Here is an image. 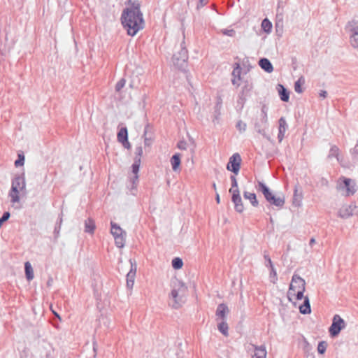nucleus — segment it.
Returning <instances> with one entry per match:
<instances>
[{
  "instance_id": "4",
  "label": "nucleus",
  "mask_w": 358,
  "mask_h": 358,
  "mask_svg": "<svg viewBox=\"0 0 358 358\" xmlns=\"http://www.w3.org/2000/svg\"><path fill=\"white\" fill-rule=\"evenodd\" d=\"M187 287L184 282L177 278L171 282L170 296L172 299V307L178 308L185 302Z\"/></svg>"
},
{
  "instance_id": "22",
  "label": "nucleus",
  "mask_w": 358,
  "mask_h": 358,
  "mask_svg": "<svg viewBox=\"0 0 358 358\" xmlns=\"http://www.w3.org/2000/svg\"><path fill=\"white\" fill-rule=\"evenodd\" d=\"M287 127V124L286 122V120L284 117H281L279 120V134H278V138L280 141H281L284 136V134L286 131Z\"/></svg>"
},
{
  "instance_id": "45",
  "label": "nucleus",
  "mask_w": 358,
  "mask_h": 358,
  "mask_svg": "<svg viewBox=\"0 0 358 358\" xmlns=\"http://www.w3.org/2000/svg\"><path fill=\"white\" fill-rule=\"evenodd\" d=\"M178 146L180 149H185V143H183L182 142L180 143Z\"/></svg>"
},
{
  "instance_id": "19",
  "label": "nucleus",
  "mask_w": 358,
  "mask_h": 358,
  "mask_svg": "<svg viewBox=\"0 0 358 358\" xmlns=\"http://www.w3.org/2000/svg\"><path fill=\"white\" fill-rule=\"evenodd\" d=\"M231 180L232 181L231 187L229 189V192L231 194V198H235V196L239 197L240 192L237 185V181L235 176H231Z\"/></svg>"
},
{
  "instance_id": "18",
  "label": "nucleus",
  "mask_w": 358,
  "mask_h": 358,
  "mask_svg": "<svg viewBox=\"0 0 358 358\" xmlns=\"http://www.w3.org/2000/svg\"><path fill=\"white\" fill-rule=\"evenodd\" d=\"M180 155L176 153L171 159V164L173 171L178 172L180 171Z\"/></svg>"
},
{
  "instance_id": "28",
  "label": "nucleus",
  "mask_w": 358,
  "mask_h": 358,
  "mask_svg": "<svg viewBox=\"0 0 358 358\" xmlns=\"http://www.w3.org/2000/svg\"><path fill=\"white\" fill-rule=\"evenodd\" d=\"M182 260L179 257H176L172 260V266L174 269H180L182 267Z\"/></svg>"
},
{
  "instance_id": "47",
  "label": "nucleus",
  "mask_w": 358,
  "mask_h": 358,
  "mask_svg": "<svg viewBox=\"0 0 358 358\" xmlns=\"http://www.w3.org/2000/svg\"><path fill=\"white\" fill-rule=\"evenodd\" d=\"M122 144L124 145L125 148H128V144H127V143H122Z\"/></svg>"
},
{
  "instance_id": "23",
  "label": "nucleus",
  "mask_w": 358,
  "mask_h": 358,
  "mask_svg": "<svg viewBox=\"0 0 358 358\" xmlns=\"http://www.w3.org/2000/svg\"><path fill=\"white\" fill-rule=\"evenodd\" d=\"M95 227H96L95 222L92 219L88 218L87 220H85V231L86 233L92 234H94Z\"/></svg>"
},
{
  "instance_id": "14",
  "label": "nucleus",
  "mask_w": 358,
  "mask_h": 358,
  "mask_svg": "<svg viewBox=\"0 0 358 358\" xmlns=\"http://www.w3.org/2000/svg\"><path fill=\"white\" fill-rule=\"evenodd\" d=\"M352 35L350 36V43L354 47H358V22L352 21L350 22Z\"/></svg>"
},
{
  "instance_id": "3",
  "label": "nucleus",
  "mask_w": 358,
  "mask_h": 358,
  "mask_svg": "<svg viewBox=\"0 0 358 358\" xmlns=\"http://www.w3.org/2000/svg\"><path fill=\"white\" fill-rule=\"evenodd\" d=\"M27 184L24 174L14 177L11 181V187L8 192V197L12 206L20 203L21 198L27 195Z\"/></svg>"
},
{
  "instance_id": "25",
  "label": "nucleus",
  "mask_w": 358,
  "mask_h": 358,
  "mask_svg": "<svg viewBox=\"0 0 358 358\" xmlns=\"http://www.w3.org/2000/svg\"><path fill=\"white\" fill-rule=\"evenodd\" d=\"M25 275L27 279L30 281L34 278V271L31 264L29 262L24 264Z\"/></svg>"
},
{
  "instance_id": "21",
  "label": "nucleus",
  "mask_w": 358,
  "mask_h": 358,
  "mask_svg": "<svg viewBox=\"0 0 358 358\" xmlns=\"http://www.w3.org/2000/svg\"><path fill=\"white\" fill-rule=\"evenodd\" d=\"M259 64L262 69L268 73H271L273 71V67L270 61L266 58L261 59Z\"/></svg>"
},
{
  "instance_id": "40",
  "label": "nucleus",
  "mask_w": 358,
  "mask_h": 358,
  "mask_svg": "<svg viewBox=\"0 0 358 358\" xmlns=\"http://www.w3.org/2000/svg\"><path fill=\"white\" fill-rule=\"evenodd\" d=\"M236 127L238 128L240 131L245 130V124L241 122H238Z\"/></svg>"
},
{
  "instance_id": "34",
  "label": "nucleus",
  "mask_w": 358,
  "mask_h": 358,
  "mask_svg": "<svg viewBox=\"0 0 358 358\" xmlns=\"http://www.w3.org/2000/svg\"><path fill=\"white\" fill-rule=\"evenodd\" d=\"M248 199L250 200V201L254 206H257L258 201L255 194H250L249 195H248Z\"/></svg>"
},
{
  "instance_id": "7",
  "label": "nucleus",
  "mask_w": 358,
  "mask_h": 358,
  "mask_svg": "<svg viewBox=\"0 0 358 358\" xmlns=\"http://www.w3.org/2000/svg\"><path fill=\"white\" fill-rule=\"evenodd\" d=\"M345 327V322L338 315L333 317L332 324L329 327V334L332 337L338 336L340 331Z\"/></svg>"
},
{
  "instance_id": "10",
  "label": "nucleus",
  "mask_w": 358,
  "mask_h": 358,
  "mask_svg": "<svg viewBox=\"0 0 358 358\" xmlns=\"http://www.w3.org/2000/svg\"><path fill=\"white\" fill-rule=\"evenodd\" d=\"M243 71L238 64H235V66L232 71V85L236 87H238L243 83V76H242Z\"/></svg>"
},
{
  "instance_id": "5",
  "label": "nucleus",
  "mask_w": 358,
  "mask_h": 358,
  "mask_svg": "<svg viewBox=\"0 0 358 358\" xmlns=\"http://www.w3.org/2000/svg\"><path fill=\"white\" fill-rule=\"evenodd\" d=\"M110 233L114 238L115 245L119 248H124L126 241V231L114 222H110Z\"/></svg>"
},
{
  "instance_id": "39",
  "label": "nucleus",
  "mask_w": 358,
  "mask_h": 358,
  "mask_svg": "<svg viewBox=\"0 0 358 358\" xmlns=\"http://www.w3.org/2000/svg\"><path fill=\"white\" fill-rule=\"evenodd\" d=\"M238 107L239 108V109L242 110L244 107V99L243 98H241L240 99V101H238Z\"/></svg>"
},
{
  "instance_id": "6",
  "label": "nucleus",
  "mask_w": 358,
  "mask_h": 358,
  "mask_svg": "<svg viewBox=\"0 0 358 358\" xmlns=\"http://www.w3.org/2000/svg\"><path fill=\"white\" fill-rule=\"evenodd\" d=\"M338 188L340 190H345V195H352L356 192L355 182L345 177H341L338 180Z\"/></svg>"
},
{
  "instance_id": "35",
  "label": "nucleus",
  "mask_w": 358,
  "mask_h": 358,
  "mask_svg": "<svg viewBox=\"0 0 358 358\" xmlns=\"http://www.w3.org/2000/svg\"><path fill=\"white\" fill-rule=\"evenodd\" d=\"M143 155V148L141 146H138L136 148V157L135 159H138L141 161V157Z\"/></svg>"
},
{
  "instance_id": "16",
  "label": "nucleus",
  "mask_w": 358,
  "mask_h": 358,
  "mask_svg": "<svg viewBox=\"0 0 358 358\" xmlns=\"http://www.w3.org/2000/svg\"><path fill=\"white\" fill-rule=\"evenodd\" d=\"M117 140L119 142L122 143H127L128 144V148H130V144L128 142V132L127 129L126 127H123L120 129L117 134Z\"/></svg>"
},
{
  "instance_id": "33",
  "label": "nucleus",
  "mask_w": 358,
  "mask_h": 358,
  "mask_svg": "<svg viewBox=\"0 0 358 358\" xmlns=\"http://www.w3.org/2000/svg\"><path fill=\"white\" fill-rule=\"evenodd\" d=\"M264 258L267 262L266 266H268L271 268V272L273 273L274 275H276V272L274 269V267H273V265L271 258L266 255H264Z\"/></svg>"
},
{
  "instance_id": "32",
  "label": "nucleus",
  "mask_w": 358,
  "mask_h": 358,
  "mask_svg": "<svg viewBox=\"0 0 358 358\" xmlns=\"http://www.w3.org/2000/svg\"><path fill=\"white\" fill-rule=\"evenodd\" d=\"M327 344L324 341H321L319 343L317 346V351L320 354H324L326 351Z\"/></svg>"
},
{
  "instance_id": "26",
  "label": "nucleus",
  "mask_w": 358,
  "mask_h": 358,
  "mask_svg": "<svg viewBox=\"0 0 358 358\" xmlns=\"http://www.w3.org/2000/svg\"><path fill=\"white\" fill-rule=\"evenodd\" d=\"M305 83V80L303 77H301L294 84V90L297 93H301L303 92L302 85Z\"/></svg>"
},
{
  "instance_id": "17",
  "label": "nucleus",
  "mask_w": 358,
  "mask_h": 358,
  "mask_svg": "<svg viewBox=\"0 0 358 358\" xmlns=\"http://www.w3.org/2000/svg\"><path fill=\"white\" fill-rule=\"evenodd\" d=\"M254 354L252 355V358H266V350L264 346H254Z\"/></svg>"
},
{
  "instance_id": "15",
  "label": "nucleus",
  "mask_w": 358,
  "mask_h": 358,
  "mask_svg": "<svg viewBox=\"0 0 358 358\" xmlns=\"http://www.w3.org/2000/svg\"><path fill=\"white\" fill-rule=\"evenodd\" d=\"M218 331L224 337H228L229 333V324L227 320L215 321Z\"/></svg>"
},
{
  "instance_id": "8",
  "label": "nucleus",
  "mask_w": 358,
  "mask_h": 358,
  "mask_svg": "<svg viewBox=\"0 0 358 358\" xmlns=\"http://www.w3.org/2000/svg\"><path fill=\"white\" fill-rule=\"evenodd\" d=\"M263 194L266 200L271 204L278 207H282L285 203L283 196H276L273 195L266 187H263Z\"/></svg>"
},
{
  "instance_id": "31",
  "label": "nucleus",
  "mask_w": 358,
  "mask_h": 358,
  "mask_svg": "<svg viewBox=\"0 0 358 358\" xmlns=\"http://www.w3.org/2000/svg\"><path fill=\"white\" fill-rule=\"evenodd\" d=\"M126 80L124 78H121L115 85V90L119 92L125 86Z\"/></svg>"
},
{
  "instance_id": "36",
  "label": "nucleus",
  "mask_w": 358,
  "mask_h": 358,
  "mask_svg": "<svg viewBox=\"0 0 358 358\" xmlns=\"http://www.w3.org/2000/svg\"><path fill=\"white\" fill-rule=\"evenodd\" d=\"M24 157L23 155H19L18 159L15 162L16 166H22L24 164Z\"/></svg>"
},
{
  "instance_id": "43",
  "label": "nucleus",
  "mask_w": 358,
  "mask_h": 358,
  "mask_svg": "<svg viewBox=\"0 0 358 358\" xmlns=\"http://www.w3.org/2000/svg\"><path fill=\"white\" fill-rule=\"evenodd\" d=\"M215 200H216L217 203H220V195H219V194L217 192H216V194H215Z\"/></svg>"
},
{
  "instance_id": "48",
  "label": "nucleus",
  "mask_w": 358,
  "mask_h": 358,
  "mask_svg": "<svg viewBox=\"0 0 358 358\" xmlns=\"http://www.w3.org/2000/svg\"><path fill=\"white\" fill-rule=\"evenodd\" d=\"M213 187L214 189H215V190H216V188H217V187H216V185H215V183H213Z\"/></svg>"
},
{
  "instance_id": "12",
  "label": "nucleus",
  "mask_w": 358,
  "mask_h": 358,
  "mask_svg": "<svg viewBox=\"0 0 358 358\" xmlns=\"http://www.w3.org/2000/svg\"><path fill=\"white\" fill-rule=\"evenodd\" d=\"M129 262L131 264V268L127 274V287L131 289L134 285L137 268L135 261L130 259Z\"/></svg>"
},
{
  "instance_id": "13",
  "label": "nucleus",
  "mask_w": 358,
  "mask_h": 358,
  "mask_svg": "<svg viewBox=\"0 0 358 358\" xmlns=\"http://www.w3.org/2000/svg\"><path fill=\"white\" fill-rule=\"evenodd\" d=\"M229 313V310L228 306L224 303H220L217 306L215 320V321H222V320H227V315Z\"/></svg>"
},
{
  "instance_id": "24",
  "label": "nucleus",
  "mask_w": 358,
  "mask_h": 358,
  "mask_svg": "<svg viewBox=\"0 0 358 358\" xmlns=\"http://www.w3.org/2000/svg\"><path fill=\"white\" fill-rule=\"evenodd\" d=\"M232 202L234 204L235 210L238 213H242L244 210V206L242 203L241 197L235 196V198H231Z\"/></svg>"
},
{
  "instance_id": "44",
  "label": "nucleus",
  "mask_w": 358,
  "mask_h": 358,
  "mask_svg": "<svg viewBox=\"0 0 358 358\" xmlns=\"http://www.w3.org/2000/svg\"><path fill=\"white\" fill-rule=\"evenodd\" d=\"M52 313L55 315V317H57L59 319V321H62L60 315L57 312L52 310Z\"/></svg>"
},
{
  "instance_id": "11",
  "label": "nucleus",
  "mask_w": 358,
  "mask_h": 358,
  "mask_svg": "<svg viewBox=\"0 0 358 358\" xmlns=\"http://www.w3.org/2000/svg\"><path fill=\"white\" fill-rule=\"evenodd\" d=\"M187 50L186 48H182L177 54L173 56L172 61L174 65L182 66L187 61Z\"/></svg>"
},
{
  "instance_id": "42",
  "label": "nucleus",
  "mask_w": 358,
  "mask_h": 358,
  "mask_svg": "<svg viewBox=\"0 0 358 358\" xmlns=\"http://www.w3.org/2000/svg\"><path fill=\"white\" fill-rule=\"evenodd\" d=\"M62 222V217H60V219H59V228H58V229H55V231H56V233H57V234H59V229H60V227H61Z\"/></svg>"
},
{
  "instance_id": "30",
  "label": "nucleus",
  "mask_w": 358,
  "mask_h": 358,
  "mask_svg": "<svg viewBox=\"0 0 358 358\" xmlns=\"http://www.w3.org/2000/svg\"><path fill=\"white\" fill-rule=\"evenodd\" d=\"M220 32L224 35V36H230V37H234L236 35V31L234 29H223L222 30H220Z\"/></svg>"
},
{
  "instance_id": "9",
  "label": "nucleus",
  "mask_w": 358,
  "mask_h": 358,
  "mask_svg": "<svg viewBox=\"0 0 358 358\" xmlns=\"http://www.w3.org/2000/svg\"><path fill=\"white\" fill-rule=\"evenodd\" d=\"M241 158L239 154L235 153L230 158L227 164V169L234 173V176L237 175L239 172Z\"/></svg>"
},
{
  "instance_id": "20",
  "label": "nucleus",
  "mask_w": 358,
  "mask_h": 358,
  "mask_svg": "<svg viewBox=\"0 0 358 358\" xmlns=\"http://www.w3.org/2000/svg\"><path fill=\"white\" fill-rule=\"evenodd\" d=\"M277 90L278 91L280 99L283 101L287 102L289 99V94L282 85H278Z\"/></svg>"
},
{
  "instance_id": "29",
  "label": "nucleus",
  "mask_w": 358,
  "mask_h": 358,
  "mask_svg": "<svg viewBox=\"0 0 358 358\" xmlns=\"http://www.w3.org/2000/svg\"><path fill=\"white\" fill-rule=\"evenodd\" d=\"M141 163V160H139L138 159H134V162L131 166L132 172L134 175H138L140 169Z\"/></svg>"
},
{
  "instance_id": "27",
  "label": "nucleus",
  "mask_w": 358,
  "mask_h": 358,
  "mask_svg": "<svg viewBox=\"0 0 358 358\" xmlns=\"http://www.w3.org/2000/svg\"><path fill=\"white\" fill-rule=\"evenodd\" d=\"M262 27L266 33H269L272 29V24L268 19H264L262 22Z\"/></svg>"
},
{
  "instance_id": "2",
  "label": "nucleus",
  "mask_w": 358,
  "mask_h": 358,
  "mask_svg": "<svg viewBox=\"0 0 358 358\" xmlns=\"http://www.w3.org/2000/svg\"><path fill=\"white\" fill-rule=\"evenodd\" d=\"M305 290V280L298 275H294L287 292L288 300L299 309L301 313L309 314L311 308L308 297L303 295Z\"/></svg>"
},
{
  "instance_id": "38",
  "label": "nucleus",
  "mask_w": 358,
  "mask_h": 358,
  "mask_svg": "<svg viewBox=\"0 0 358 358\" xmlns=\"http://www.w3.org/2000/svg\"><path fill=\"white\" fill-rule=\"evenodd\" d=\"M348 211V208L347 207H343L342 208L341 210H340V214H341V216L342 217H345V216H348L350 214L348 213H347Z\"/></svg>"
},
{
  "instance_id": "37",
  "label": "nucleus",
  "mask_w": 358,
  "mask_h": 358,
  "mask_svg": "<svg viewBox=\"0 0 358 358\" xmlns=\"http://www.w3.org/2000/svg\"><path fill=\"white\" fill-rule=\"evenodd\" d=\"M138 180V175H134L132 178V184H133L132 188L133 189L136 188V185H137Z\"/></svg>"
},
{
  "instance_id": "49",
  "label": "nucleus",
  "mask_w": 358,
  "mask_h": 358,
  "mask_svg": "<svg viewBox=\"0 0 358 358\" xmlns=\"http://www.w3.org/2000/svg\"><path fill=\"white\" fill-rule=\"evenodd\" d=\"M321 95L324 97L326 96V92H324L322 94H321Z\"/></svg>"
},
{
  "instance_id": "41",
  "label": "nucleus",
  "mask_w": 358,
  "mask_h": 358,
  "mask_svg": "<svg viewBox=\"0 0 358 358\" xmlns=\"http://www.w3.org/2000/svg\"><path fill=\"white\" fill-rule=\"evenodd\" d=\"M207 3V0H200L199 1V4L198 5V7L201 6H203L204 5H206Z\"/></svg>"
},
{
  "instance_id": "46",
  "label": "nucleus",
  "mask_w": 358,
  "mask_h": 358,
  "mask_svg": "<svg viewBox=\"0 0 358 358\" xmlns=\"http://www.w3.org/2000/svg\"><path fill=\"white\" fill-rule=\"evenodd\" d=\"M315 243V238H311L310 241V245H312L313 244H314Z\"/></svg>"
},
{
  "instance_id": "1",
  "label": "nucleus",
  "mask_w": 358,
  "mask_h": 358,
  "mask_svg": "<svg viewBox=\"0 0 358 358\" xmlns=\"http://www.w3.org/2000/svg\"><path fill=\"white\" fill-rule=\"evenodd\" d=\"M138 1L129 0L126 2L121 22L128 35L134 36L144 27V20Z\"/></svg>"
}]
</instances>
